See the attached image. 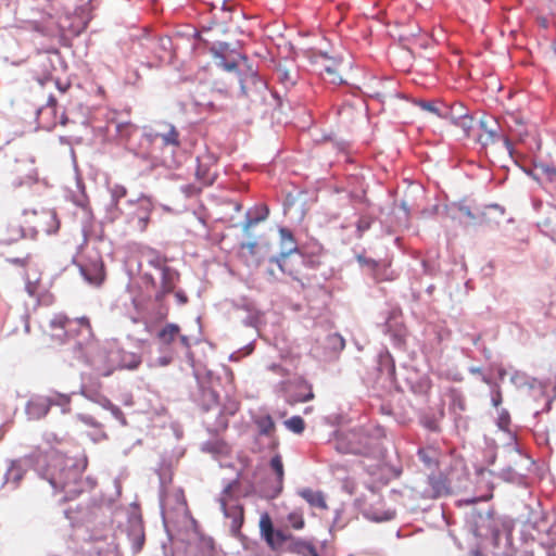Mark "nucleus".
I'll return each mask as SVG.
<instances>
[{
    "label": "nucleus",
    "instance_id": "f257e3e1",
    "mask_svg": "<svg viewBox=\"0 0 556 556\" xmlns=\"http://www.w3.org/2000/svg\"><path fill=\"white\" fill-rule=\"evenodd\" d=\"M86 355L96 370L105 377L110 376L115 369L123 367L119 361V350L111 342H89Z\"/></svg>",
    "mask_w": 556,
    "mask_h": 556
},
{
    "label": "nucleus",
    "instance_id": "f03ea898",
    "mask_svg": "<svg viewBox=\"0 0 556 556\" xmlns=\"http://www.w3.org/2000/svg\"><path fill=\"white\" fill-rule=\"evenodd\" d=\"M374 430L376 434L365 427L342 433L337 439L336 448L341 453L367 454L376 444L377 438L382 435L380 428Z\"/></svg>",
    "mask_w": 556,
    "mask_h": 556
},
{
    "label": "nucleus",
    "instance_id": "7ed1b4c3",
    "mask_svg": "<svg viewBox=\"0 0 556 556\" xmlns=\"http://www.w3.org/2000/svg\"><path fill=\"white\" fill-rule=\"evenodd\" d=\"M68 459L61 454L54 453L49 456L46 468V476L50 484L61 491H75L72 489L78 479V470L68 465Z\"/></svg>",
    "mask_w": 556,
    "mask_h": 556
},
{
    "label": "nucleus",
    "instance_id": "20e7f679",
    "mask_svg": "<svg viewBox=\"0 0 556 556\" xmlns=\"http://www.w3.org/2000/svg\"><path fill=\"white\" fill-rule=\"evenodd\" d=\"M28 198L25 199L23 215L25 223L35 232L41 235H54L60 229V219L54 210L43 208L40 211L30 207Z\"/></svg>",
    "mask_w": 556,
    "mask_h": 556
},
{
    "label": "nucleus",
    "instance_id": "39448f33",
    "mask_svg": "<svg viewBox=\"0 0 556 556\" xmlns=\"http://www.w3.org/2000/svg\"><path fill=\"white\" fill-rule=\"evenodd\" d=\"M155 138L161 140L163 162L169 167L177 166L182 154L180 135L176 127L165 124L164 129L155 134Z\"/></svg>",
    "mask_w": 556,
    "mask_h": 556
},
{
    "label": "nucleus",
    "instance_id": "423d86ee",
    "mask_svg": "<svg viewBox=\"0 0 556 556\" xmlns=\"http://www.w3.org/2000/svg\"><path fill=\"white\" fill-rule=\"evenodd\" d=\"M74 326L85 327L86 336L88 338L93 337L92 327L87 317L70 318L65 314L60 313L55 314L49 323V327L52 331H61V333H53V336H56L61 341L65 339L66 329H72Z\"/></svg>",
    "mask_w": 556,
    "mask_h": 556
},
{
    "label": "nucleus",
    "instance_id": "0eeeda50",
    "mask_svg": "<svg viewBox=\"0 0 556 556\" xmlns=\"http://www.w3.org/2000/svg\"><path fill=\"white\" fill-rule=\"evenodd\" d=\"M260 531L262 538L273 551L280 548L287 541L293 540L292 534L274 529L273 521L268 514L262 515L260 519Z\"/></svg>",
    "mask_w": 556,
    "mask_h": 556
},
{
    "label": "nucleus",
    "instance_id": "6e6552de",
    "mask_svg": "<svg viewBox=\"0 0 556 556\" xmlns=\"http://www.w3.org/2000/svg\"><path fill=\"white\" fill-rule=\"evenodd\" d=\"M238 80L242 96L249 99L262 96L266 90V84L252 68H248L244 73L240 71L238 74Z\"/></svg>",
    "mask_w": 556,
    "mask_h": 556
},
{
    "label": "nucleus",
    "instance_id": "1a4fd4ad",
    "mask_svg": "<svg viewBox=\"0 0 556 556\" xmlns=\"http://www.w3.org/2000/svg\"><path fill=\"white\" fill-rule=\"evenodd\" d=\"M195 177L203 186L212 185L217 177V159L205 152L197 157Z\"/></svg>",
    "mask_w": 556,
    "mask_h": 556
},
{
    "label": "nucleus",
    "instance_id": "9d476101",
    "mask_svg": "<svg viewBox=\"0 0 556 556\" xmlns=\"http://www.w3.org/2000/svg\"><path fill=\"white\" fill-rule=\"evenodd\" d=\"M152 264L161 270V285L154 296L156 302H162L166 295L174 291L179 279V274L174 268L162 264L159 260Z\"/></svg>",
    "mask_w": 556,
    "mask_h": 556
},
{
    "label": "nucleus",
    "instance_id": "9b49d317",
    "mask_svg": "<svg viewBox=\"0 0 556 556\" xmlns=\"http://www.w3.org/2000/svg\"><path fill=\"white\" fill-rule=\"evenodd\" d=\"M480 128L481 132L479 134L478 141L482 146L486 147L503 140L506 147H509V140L502 134L501 127L494 118H482L480 121Z\"/></svg>",
    "mask_w": 556,
    "mask_h": 556
},
{
    "label": "nucleus",
    "instance_id": "f8f14e48",
    "mask_svg": "<svg viewBox=\"0 0 556 556\" xmlns=\"http://www.w3.org/2000/svg\"><path fill=\"white\" fill-rule=\"evenodd\" d=\"M130 204L135 207L131 213L132 220L137 219L139 230H146L150 220V215L153 211L152 201L149 198L142 197Z\"/></svg>",
    "mask_w": 556,
    "mask_h": 556
},
{
    "label": "nucleus",
    "instance_id": "ddd939ff",
    "mask_svg": "<svg viewBox=\"0 0 556 556\" xmlns=\"http://www.w3.org/2000/svg\"><path fill=\"white\" fill-rule=\"evenodd\" d=\"M84 278L93 286H100L105 279L104 264L101 260L91 261L80 266Z\"/></svg>",
    "mask_w": 556,
    "mask_h": 556
},
{
    "label": "nucleus",
    "instance_id": "4468645a",
    "mask_svg": "<svg viewBox=\"0 0 556 556\" xmlns=\"http://www.w3.org/2000/svg\"><path fill=\"white\" fill-rule=\"evenodd\" d=\"M147 47L155 54L159 60H163L172 48V40L169 37H155L147 40Z\"/></svg>",
    "mask_w": 556,
    "mask_h": 556
},
{
    "label": "nucleus",
    "instance_id": "2eb2a0df",
    "mask_svg": "<svg viewBox=\"0 0 556 556\" xmlns=\"http://www.w3.org/2000/svg\"><path fill=\"white\" fill-rule=\"evenodd\" d=\"M299 495L304 498L312 507H316L321 510L328 509V504L321 491H314L312 489L305 488L299 491Z\"/></svg>",
    "mask_w": 556,
    "mask_h": 556
},
{
    "label": "nucleus",
    "instance_id": "dca6fc26",
    "mask_svg": "<svg viewBox=\"0 0 556 556\" xmlns=\"http://www.w3.org/2000/svg\"><path fill=\"white\" fill-rule=\"evenodd\" d=\"M68 403H70V397L67 395H58V401L52 397H47V399H43L38 402H31L29 404V409L30 410L37 409L38 416H45L48 413L51 405H54V404L61 405V404H68Z\"/></svg>",
    "mask_w": 556,
    "mask_h": 556
},
{
    "label": "nucleus",
    "instance_id": "f3484780",
    "mask_svg": "<svg viewBox=\"0 0 556 556\" xmlns=\"http://www.w3.org/2000/svg\"><path fill=\"white\" fill-rule=\"evenodd\" d=\"M532 175L539 181H556V168L551 165H535Z\"/></svg>",
    "mask_w": 556,
    "mask_h": 556
},
{
    "label": "nucleus",
    "instance_id": "a211bd4d",
    "mask_svg": "<svg viewBox=\"0 0 556 556\" xmlns=\"http://www.w3.org/2000/svg\"><path fill=\"white\" fill-rule=\"evenodd\" d=\"M366 264L371 266L374 278L377 281H390L394 279L393 271L390 270L389 265H381L375 261H366Z\"/></svg>",
    "mask_w": 556,
    "mask_h": 556
},
{
    "label": "nucleus",
    "instance_id": "6ab92c4d",
    "mask_svg": "<svg viewBox=\"0 0 556 556\" xmlns=\"http://www.w3.org/2000/svg\"><path fill=\"white\" fill-rule=\"evenodd\" d=\"M179 327L175 324H167L157 334L159 340L164 345H170L179 336Z\"/></svg>",
    "mask_w": 556,
    "mask_h": 556
},
{
    "label": "nucleus",
    "instance_id": "aec40b11",
    "mask_svg": "<svg viewBox=\"0 0 556 556\" xmlns=\"http://www.w3.org/2000/svg\"><path fill=\"white\" fill-rule=\"evenodd\" d=\"M257 249L258 247L255 242L243 243L241 245V256L249 265L257 266L260 264V258L255 257L257 254Z\"/></svg>",
    "mask_w": 556,
    "mask_h": 556
},
{
    "label": "nucleus",
    "instance_id": "412c9836",
    "mask_svg": "<svg viewBox=\"0 0 556 556\" xmlns=\"http://www.w3.org/2000/svg\"><path fill=\"white\" fill-rule=\"evenodd\" d=\"M261 434L270 435L274 433L276 426L269 415L258 416L254 420Z\"/></svg>",
    "mask_w": 556,
    "mask_h": 556
},
{
    "label": "nucleus",
    "instance_id": "4be33fe9",
    "mask_svg": "<svg viewBox=\"0 0 556 556\" xmlns=\"http://www.w3.org/2000/svg\"><path fill=\"white\" fill-rule=\"evenodd\" d=\"M256 216H251L249 212L243 224V230L248 231L251 227L255 226L257 223L265 220L268 217L269 211L266 206H262L256 210Z\"/></svg>",
    "mask_w": 556,
    "mask_h": 556
},
{
    "label": "nucleus",
    "instance_id": "5701e85b",
    "mask_svg": "<svg viewBox=\"0 0 556 556\" xmlns=\"http://www.w3.org/2000/svg\"><path fill=\"white\" fill-rule=\"evenodd\" d=\"M467 114V109H465L462 104H453L451 108L446 109L444 113H442V117L450 119V122L454 124Z\"/></svg>",
    "mask_w": 556,
    "mask_h": 556
},
{
    "label": "nucleus",
    "instance_id": "b1692460",
    "mask_svg": "<svg viewBox=\"0 0 556 556\" xmlns=\"http://www.w3.org/2000/svg\"><path fill=\"white\" fill-rule=\"evenodd\" d=\"M287 521L294 530H302L305 527V519L301 509H294L287 515Z\"/></svg>",
    "mask_w": 556,
    "mask_h": 556
},
{
    "label": "nucleus",
    "instance_id": "393cba45",
    "mask_svg": "<svg viewBox=\"0 0 556 556\" xmlns=\"http://www.w3.org/2000/svg\"><path fill=\"white\" fill-rule=\"evenodd\" d=\"M285 425L290 431L298 434L302 433L305 429V422L300 416H292L285 421Z\"/></svg>",
    "mask_w": 556,
    "mask_h": 556
},
{
    "label": "nucleus",
    "instance_id": "a878e982",
    "mask_svg": "<svg viewBox=\"0 0 556 556\" xmlns=\"http://www.w3.org/2000/svg\"><path fill=\"white\" fill-rule=\"evenodd\" d=\"M475 121L469 114L455 122L453 125L459 127L463 130L465 137H469L471 129L473 128Z\"/></svg>",
    "mask_w": 556,
    "mask_h": 556
},
{
    "label": "nucleus",
    "instance_id": "bb28decb",
    "mask_svg": "<svg viewBox=\"0 0 556 556\" xmlns=\"http://www.w3.org/2000/svg\"><path fill=\"white\" fill-rule=\"evenodd\" d=\"M270 467L277 475L278 481L281 483L283 480V464H282V459L279 455H275L270 459Z\"/></svg>",
    "mask_w": 556,
    "mask_h": 556
},
{
    "label": "nucleus",
    "instance_id": "cd10ccee",
    "mask_svg": "<svg viewBox=\"0 0 556 556\" xmlns=\"http://www.w3.org/2000/svg\"><path fill=\"white\" fill-rule=\"evenodd\" d=\"M329 345L337 351H342L345 346V341L339 333H331L327 337Z\"/></svg>",
    "mask_w": 556,
    "mask_h": 556
},
{
    "label": "nucleus",
    "instance_id": "c85d7f7f",
    "mask_svg": "<svg viewBox=\"0 0 556 556\" xmlns=\"http://www.w3.org/2000/svg\"><path fill=\"white\" fill-rule=\"evenodd\" d=\"M371 224L372 219L370 217L362 216L356 224L358 236H363V233L371 227Z\"/></svg>",
    "mask_w": 556,
    "mask_h": 556
},
{
    "label": "nucleus",
    "instance_id": "c756f323",
    "mask_svg": "<svg viewBox=\"0 0 556 556\" xmlns=\"http://www.w3.org/2000/svg\"><path fill=\"white\" fill-rule=\"evenodd\" d=\"M218 62H217V65L222 68H224L225 71L227 72H233V71H237L239 70L242 71L241 68H239V64L236 63L235 61H226L223 56H218Z\"/></svg>",
    "mask_w": 556,
    "mask_h": 556
},
{
    "label": "nucleus",
    "instance_id": "7c9ffc66",
    "mask_svg": "<svg viewBox=\"0 0 556 556\" xmlns=\"http://www.w3.org/2000/svg\"><path fill=\"white\" fill-rule=\"evenodd\" d=\"M111 193L113 199L117 202L119 199L124 198L127 194V190L124 186L115 185L111 189Z\"/></svg>",
    "mask_w": 556,
    "mask_h": 556
},
{
    "label": "nucleus",
    "instance_id": "2f4dec72",
    "mask_svg": "<svg viewBox=\"0 0 556 556\" xmlns=\"http://www.w3.org/2000/svg\"><path fill=\"white\" fill-rule=\"evenodd\" d=\"M452 408L454 410L458 409L459 412H464L466 409L465 401L460 395L456 394L453 396Z\"/></svg>",
    "mask_w": 556,
    "mask_h": 556
},
{
    "label": "nucleus",
    "instance_id": "473e14b6",
    "mask_svg": "<svg viewBox=\"0 0 556 556\" xmlns=\"http://www.w3.org/2000/svg\"><path fill=\"white\" fill-rule=\"evenodd\" d=\"M419 105L422 110L442 117V112H440L439 109L432 102L421 101Z\"/></svg>",
    "mask_w": 556,
    "mask_h": 556
},
{
    "label": "nucleus",
    "instance_id": "72a5a7b5",
    "mask_svg": "<svg viewBox=\"0 0 556 556\" xmlns=\"http://www.w3.org/2000/svg\"><path fill=\"white\" fill-rule=\"evenodd\" d=\"M38 279L35 281H30L29 279L26 281V291L30 296H35L38 292Z\"/></svg>",
    "mask_w": 556,
    "mask_h": 556
},
{
    "label": "nucleus",
    "instance_id": "f704fd0d",
    "mask_svg": "<svg viewBox=\"0 0 556 556\" xmlns=\"http://www.w3.org/2000/svg\"><path fill=\"white\" fill-rule=\"evenodd\" d=\"M83 333L86 334L85 327H83V326H74L72 329H66L65 339L66 338H72V337H75V336H78V334H83Z\"/></svg>",
    "mask_w": 556,
    "mask_h": 556
},
{
    "label": "nucleus",
    "instance_id": "c9c22d12",
    "mask_svg": "<svg viewBox=\"0 0 556 556\" xmlns=\"http://www.w3.org/2000/svg\"><path fill=\"white\" fill-rule=\"evenodd\" d=\"M238 510V517L233 519L232 527L233 528H240L243 522V509L242 507H237Z\"/></svg>",
    "mask_w": 556,
    "mask_h": 556
},
{
    "label": "nucleus",
    "instance_id": "e433bc0d",
    "mask_svg": "<svg viewBox=\"0 0 556 556\" xmlns=\"http://www.w3.org/2000/svg\"><path fill=\"white\" fill-rule=\"evenodd\" d=\"M326 72L331 76V83L341 84L343 81L341 77L337 76L336 72L332 68L327 67Z\"/></svg>",
    "mask_w": 556,
    "mask_h": 556
},
{
    "label": "nucleus",
    "instance_id": "4c0bfd02",
    "mask_svg": "<svg viewBox=\"0 0 556 556\" xmlns=\"http://www.w3.org/2000/svg\"><path fill=\"white\" fill-rule=\"evenodd\" d=\"M458 211L462 216L468 217L470 219L475 218L473 214L470 212L469 207H467V206L462 205L458 207Z\"/></svg>",
    "mask_w": 556,
    "mask_h": 556
},
{
    "label": "nucleus",
    "instance_id": "58836bf2",
    "mask_svg": "<svg viewBox=\"0 0 556 556\" xmlns=\"http://www.w3.org/2000/svg\"><path fill=\"white\" fill-rule=\"evenodd\" d=\"M175 298L180 305H184L188 302V298L182 291L176 292Z\"/></svg>",
    "mask_w": 556,
    "mask_h": 556
},
{
    "label": "nucleus",
    "instance_id": "ea45409f",
    "mask_svg": "<svg viewBox=\"0 0 556 556\" xmlns=\"http://www.w3.org/2000/svg\"><path fill=\"white\" fill-rule=\"evenodd\" d=\"M394 516H395V513L392 510H389V511H386L382 517H374V519L377 521L391 520L392 518H394Z\"/></svg>",
    "mask_w": 556,
    "mask_h": 556
},
{
    "label": "nucleus",
    "instance_id": "a19ab883",
    "mask_svg": "<svg viewBox=\"0 0 556 556\" xmlns=\"http://www.w3.org/2000/svg\"><path fill=\"white\" fill-rule=\"evenodd\" d=\"M425 426L428 429L432 430V431H439L440 430L438 422L434 421V420H430V421L425 422Z\"/></svg>",
    "mask_w": 556,
    "mask_h": 556
},
{
    "label": "nucleus",
    "instance_id": "79ce46f5",
    "mask_svg": "<svg viewBox=\"0 0 556 556\" xmlns=\"http://www.w3.org/2000/svg\"><path fill=\"white\" fill-rule=\"evenodd\" d=\"M178 338H179V341H180V343H181V345L184 348H186V349L190 348V340H189V338L187 336H184V334L180 336L179 334Z\"/></svg>",
    "mask_w": 556,
    "mask_h": 556
},
{
    "label": "nucleus",
    "instance_id": "37998d69",
    "mask_svg": "<svg viewBox=\"0 0 556 556\" xmlns=\"http://www.w3.org/2000/svg\"><path fill=\"white\" fill-rule=\"evenodd\" d=\"M492 403L495 407H497L502 403V394L500 391H497L495 395L492 397Z\"/></svg>",
    "mask_w": 556,
    "mask_h": 556
},
{
    "label": "nucleus",
    "instance_id": "c03bdc74",
    "mask_svg": "<svg viewBox=\"0 0 556 556\" xmlns=\"http://www.w3.org/2000/svg\"><path fill=\"white\" fill-rule=\"evenodd\" d=\"M287 265H288V257H287V255H285V254H283V255L281 256L280 261H279V267H280V269H281L282 271H286V267H287Z\"/></svg>",
    "mask_w": 556,
    "mask_h": 556
},
{
    "label": "nucleus",
    "instance_id": "a18cd8bd",
    "mask_svg": "<svg viewBox=\"0 0 556 556\" xmlns=\"http://www.w3.org/2000/svg\"><path fill=\"white\" fill-rule=\"evenodd\" d=\"M56 86L61 92H65L70 88V84L62 86L59 81L56 83Z\"/></svg>",
    "mask_w": 556,
    "mask_h": 556
},
{
    "label": "nucleus",
    "instance_id": "49530a36",
    "mask_svg": "<svg viewBox=\"0 0 556 556\" xmlns=\"http://www.w3.org/2000/svg\"><path fill=\"white\" fill-rule=\"evenodd\" d=\"M302 540H296L294 542V549L300 552L301 549H306L304 546H302L301 544H299V542H301Z\"/></svg>",
    "mask_w": 556,
    "mask_h": 556
},
{
    "label": "nucleus",
    "instance_id": "de8ad7c7",
    "mask_svg": "<svg viewBox=\"0 0 556 556\" xmlns=\"http://www.w3.org/2000/svg\"><path fill=\"white\" fill-rule=\"evenodd\" d=\"M48 104L52 108H55L56 106V100L55 98L53 97H50L49 100H48Z\"/></svg>",
    "mask_w": 556,
    "mask_h": 556
},
{
    "label": "nucleus",
    "instance_id": "09e8293b",
    "mask_svg": "<svg viewBox=\"0 0 556 556\" xmlns=\"http://www.w3.org/2000/svg\"><path fill=\"white\" fill-rule=\"evenodd\" d=\"M281 235L288 237L290 240H292V236L289 231L281 229Z\"/></svg>",
    "mask_w": 556,
    "mask_h": 556
},
{
    "label": "nucleus",
    "instance_id": "8fccbe9b",
    "mask_svg": "<svg viewBox=\"0 0 556 556\" xmlns=\"http://www.w3.org/2000/svg\"><path fill=\"white\" fill-rule=\"evenodd\" d=\"M418 455H419V457H420L421 459H425V451H424V450H420V451L418 452Z\"/></svg>",
    "mask_w": 556,
    "mask_h": 556
},
{
    "label": "nucleus",
    "instance_id": "3c124183",
    "mask_svg": "<svg viewBox=\"0 0 556 556\" xmlns=\"http://www.w3.org/2000/svg\"><path fill=\"white\" fill-rule=\"evenodd\" d=\"M312 397H313V394H309V395H307V396L305 397V401H307V400H309V399H312Z\"/></svg>",
    "mask_w": 556,
    "mask_h": 556
}]
</instances>
